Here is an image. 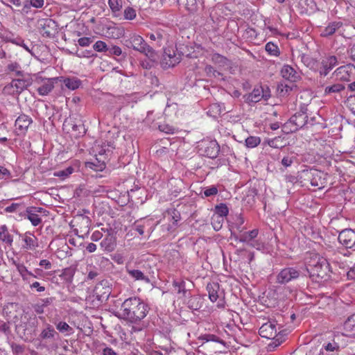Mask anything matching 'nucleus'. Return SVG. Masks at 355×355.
Instances as JSON below:
<instances>
[{"instance_id":"nucleus-1","label":"nucleus","mask_w":355,"mask_h":355,"mask_svg":"<svg viewBox=\"0 0 355 355\" xmlns=\"http://www.w3.org/2000/svg\"><path fill=\"white\" fill-rule=\"evenodd\" d=\"M121 311L123 318L131 322H137L146 316L148 309L139 298L133 297L122 303Z\"/></svg>"},{"instance_id":"nucleus-2","label":"nucleus","mask_w":355,"mask_h":355,"mask_svg":"<svg viewBox=\"0 0 355 355\" xmlns=\"http://www.w3.org/2000/svg\"><path fill=\"white\" fill-rule=\"evenodd\" d=\"M114 148V144L108 141L106 144H101L97 142L94 146V151L98 153V155H95L94 159H90V169L94 171H102L105 168V160L109 154L112 152Z\"/></svg>"},{"instance_id":"nucleus-3","label":"nucleus","mask_w":355,"mask_h":355,"mask_svg":"<svg viewBox=\"0 0 355 355\" xmlns=\"http://www.w3.org/2000/svg\"><path fill=\"white\" fill-rule=\"evenodd\" d=\"M310 275L320 279L326 280L330 277V265L327 259L319 254H314L309 263Z\"/></svg>"},{"instance_id":"nucleus-4","label":"nucleus","mask_w":355,"mask_h":355,"mask_svg":"<svg viewBox=\"0 0 355 355\" xmlns=\"http://www.w3.org/2000/svg\"><path fill=\"white\" fill-rule=\"evenodd\" d=\"M124 44L128 48H132L134 50L144 53L150 60L157 61V56L152 47L147 44L145 40L139 35L130 34L124 40Z\"/></svg>"},{"instance_id":"nucleus-5","label":"nucleus","mask_w":355,"mask_h":355,"mask_svg":"<svg viewBox=\"0 0 355 355\" xmlns=\"http://www.w3.org/2000/svg\"><path fill=\"white\" fill-rule=\"evenodd\" d=\"M281 327L275 321H268L259 328V335L268 339H272L275 346L279 345L283 342L284 334L280 330Z\"/></svg>"},{"instance_id":"nucleus-6","label":"nucleus","mask_w":355,"mask_h":355,"mask_svg":"<svg viewBox=\"0 0 355 355\" xmlns=\"http://www.w3.org/2000/svg\"><path fill=\"white\" fill-rule=\"evenodd\" d=\"M34 81L40 86L37 88V92L40 96L48 95L54 88L55 84L58 81H61L62 77H56L52 78H44L40 73H37L35 76Z\"/></svg>"},{"instance_id":"nucleus-7","label":"nucleus","mask_w":355,"mask_h":355,"mask_svg":"<svg viewBox=\"0 0 355 355\" xmlns=\"http://www.w3.org/2000/svg\"><path fill=\"white\" fill-rule=\"evenodd\" d=\"M110 293V287L107 286V282L101 281L98 283L93 289L92 304L94 306H98L101 302L106 300Z\"/></svg>"},{"instance_id":"nucleus-8","label":"nucleus","mask_w":355,"mask_h":355,"mask_svg":"<svg viewBox=\"0 0 355 355\" xmlns=\"http://www.w3.org/2000/svg\"><path fill=\"white\" fill-rule=\"evenodd\" d=\"M308 116L305 112H297L291 117L289 121L284 125L288 132H294L304 127L307 122Z\"/></svg>"},{"instance_id":"nucleus-9","label":"nucleus","mask_w":355,"mask_h":355,"mask_svg":"<svg viewBox=\"0 0 355 355\" xmlns=\"http://www.w3.org/2000/svg\"><path fill=\"white\" fill-rule=\"evenodd\" d=\"M181 55L176 53L173 49H165L161 60L163 69L173 67L180 62Z\"/></svg>"},{"instance_id":"nucleus-10","label":"nucleus","mask_w":355,"mask_h":355,"mask_svg":"<svg viewBox=\"0 0 355 355\" xmlns=\"http://www.w3.org/2000/svg\"><path fill=\"white\" fill-rule=\"evenodd\" d=\"M305 175L313 187L322 189L326 184L325 174L320 171L311 169L306 172Z\"/></svg>"},{"instance_id":"nucleus-11","label":"nucleus","mask_w":355,"mask_h":355,"mask_svg":"<svg viewBox=\"0 0 355 355\" xmlns=\"http://www.w3.org/2000/svg\"><path fill=\"white\" fill-rule=\"evenodd\" d=\"M270 97L268 92H264L261 86H257L254 88L251 93L243 96V99L245 103H257L262 98L267 100Z\"/></svg>"},{"instance_id":"nucleus-12","label":"nucleus","mask_w":355,"mask_h":355,"mask_svg":"<svg viewBox=\"0 0 355 355\" xmlns=\"http://www.w3.org/2000/svg\"><path fill=\"white\" fill-rule=\"evenodd\" d=\"M300 271L294 268L282 269L277 276V282L281 284H286L300 276Z\"/></svg>"},{"instance_id":"nucleus-13","label":"nucleus","mask_w":355,"mask_h":355,"mask_svg":"<svg viewBox=\"0 0 355 355\" xmlns=\"http://www.w3.org/2000/svg\"><path fill=\"white\" fill-rule=\"evenodd\" d=\"M339 242L347 248H351L355 245V232L352 229H345L338 235Z\"/></svg>"},{"instance_id":"nucleus-14","label":"nucleus","mask_w":355,"mask_h":355,"mask_svg":"<svg viewBox=\"0 0 355 355\" xmlns=\"http://www.w3.org/2000/svg\"><path fill=\"white\" fill-rule=\"evenodd\" d=\"M338 63V59L335 55H328L323 58L319 69L320 74L324 76H327Z\"/></svg>"},{"instance_id":"nucleus-15","label":"nucleus","mask_w":355,"mask_h":355,"mask_svg":"<svg viewBox=\"0 0 355 355\" xmlns=\"http://www.w3.org/2000/svg\"><path fill=\"white\" fill-rule=\"evenodd\" d=\"M31 85V81L29 79H14L11 81L10 85H7L5 88L6 89H12V92L19 94Z\"/></svg>"},{"instance_id":"nucleus-16","label":"nucleus","mask_w":355,"mask_h":355,"mask_svg":"<svg viewBox=\"0 0 355 355\" xmlns=\"http://www.w3.org/2000/svg\"><path fill=\"white\" fill-rule=\"evenodd\" d=\"M31 123V118L27 115L21 114L18 116L15 123V130L18 132V135L25 133Z\"/></svg>"},{"instance_id":"nucleus-17","label":"nucleus","mask_w":355,"mask_h":355,"mask_svg":"<svg viewBox=\"0 0 355 355\" xmlns=\"http://www.w3.org/2000/svg\"><path fill=\"white\" fill-rule=\"evenodd\" d=\"M24 242L23 248L26 250H35L38 247L37 238L31 232H26L22 236Z\"/></svg>"},{"instance_id":"nucleus-18","label":"nucleus","mask_w":355,"mask_h":355,"mask_svg":"<svg viewBox=\"0 0 355 355\" xmlns=\"http://www.w3.org/2000/svg\"><path fill=\"white\" fill-rule=\"evenodd\" d=\"M205 144L204 153L205 155L214 159L216 158L219 153L220 147L216 141L211 140L206 141Z\"/></svg>"},{"instance_id":"nucleus-19","label":"nucleus","mask_w":355,"mask_h":355,"mask_svg":"<svg viewBox=\"0 0 355 355\" xmlns=\"http://www.w3.org/2000/svg\"><path fill=\"white\" fill-rule=\"evenodd\" d=\"M42 208L30 207L26 209V218L31 221L33 226H37L42 223V218L37 214L41 212Z\"/></svg>"},{"instance_id":"nucleus-20","label":"nucleus","mask_w":355,"mask_h":355,"mask_svg":"<svg viewBox=\"0 0 355 355\" xmlns=\"http://www.w3.org/2000/svg\"><path fill=\"white\" fill-rule=\"evenodd\" d=\"M101 230L107 234L105 238L101 241V245L105 250L111 252L114 249L115 238L113 236H111L107 230H105L103 228H101Z\"/></svg>"},{"instance_id":"nucleus-21","label":"nucleus","mask_w":355,"mask_h":355,"mask_svg":"<svg viewBox=\"0 0 355 355\" xmlns=\"http://www.w3.org/2000/svg\"><path fill=\"white\" fill-rule=\"evenodd\" d=\"M281 74L284 78L291 81H295L297 78V72L289 65H284L282 67Z\"/></svg>"},{"instance_id":"nucleus-22","label":"nucleus","mask_w":355,"mask_h":355,"mask_svg":"<svg viewBox=\"0 0 355 355\" xmlns=\"http://www.w3.org/2000/svg\"><path fill=\"white\" fill-rule=\"evenodd\" d=\"M349 69L350 67L348 65L341 66L336 69L334 71V74L336 78L340 80L349 81L350 77V74L349 73Z\"/></svg>"},{"instance_id":"nucleus-23","label":"nucleus","mask_w":355,"mask_h":355,"mask_svg":"<svg viewBox=\"0 0 355 355\" xmlns=\"http://www.w3.org/2000/svg\"><path fill=\"white\" fill-rule=\"evenodd\" d=\"M342 26V23L339 21H334L330 23L321 32V36L329 37L332 35Z\"/></svg>"},{"instance_id":"nucleus-24","label":"nucleus","mask_w":355,"mask_h":355,"mask_svg":"<svg viewBox=\"0 0 355 355\" xmlns=\"http://www.w3.org/2000/svg\"><path fill=\"white\" fill-rule=\"evenodd\" d=\"M207 290L209 293V297L213 302H216L218 298V292L219 290V285L217 283H210L207 286Z\"/></svg>"},{"instance_id":"nucleus-25","label":"nucleus","mask_w":355,"mask_h":355,"mask_svg":"<svg viewBox=\"0 0 355 355\" xmlns=\"http://www.w3.org/2000/svg\"><path fill=\"white\" fill-rule=\"evenodd\" d=\"M0 240L9 245H12V236L9 233L6 225L0 226Z\"/></svg>"},{"instance_id":"nucleus-26","label":"nucleus","mask_w":355,"mask_h":355,"mask_svg":"<svg viewBox=\"0 0 355 355\" xmlns=\"http://www.w3.org/2000/svg\"><path fill=\"white\" fill-rule=\"evenodd\" d=\"M60 82H63L67 88L71 90L76 89L80 85V81L77 78H63Z\"/></svg>"},{"instance_id":"nucleus-27","label":"nucleus","mask_w":355,"mask_h":355,"mask_svg":"<svg viewBox=\"0 0 355 355\" xmlns=\"http://www.w3.org/2000/svg\"><path fill=\"white\" fill-rule=\"evenodd\" d=\"M259 230L257 229L252 230V231L244 232L239 236V241L243 243H250L258 235Z\"/></svg>"},{"instance_id":"nucleus-28","label":"nucleus","mask_w":355,"mask_h":355,"mask_svg":"<svg viewBox=\"0 0 355 355\" xmlns=\"http://www.w3.org/2000/svg\"><path fill=\"white\" fill-rule=\"evenodd\" d=\"M344 85L340 83L334 84L332 85L327 86L324 89L325 95H331L332 94L340 93L345 89Z\"/></svg>"},{"instance_id":"nucleus-29","label":"nucleus","mask_w":355,"mask_h":355,"mask_svg":"<svg viewBox=\"0 0 355 355\" xmlns=\"http://www.w3.org/2000/svg\"><path fill=\"white\" fill-rule=\"evenodd\" d=\"M180 6H183L188 11L193 12L197 10L196 0H177Z\"/></svg>"},{"instance_id":"nucleus-30","label":"nucleus","mask_w":355,"mask_h":355,"mask_svg":"<svg viewBox=\"0 0 355 355\" xmlns=\"http://www.w3.org/2000/svg\"><path fill=\"white\" fill-rule=\"evenodd\" d=\"M338 337H335L331 342L328 343L323 345V348L326 352H334L340 351V345L337 342Z\"/></svg>"},{"instance_id":"nucleus-31","label":"nucleus","mask_w":355,"mask_h":355,"mask_svg":"<svg viewBox=\"0 0 355 355\" xmlns=\"http://www.w3.org/2000/svg\"><path fill=\"white\" fill-rule=\"evenodd\" d=\"M0 37L6 42H10L17 45H21V39L19 37H15L14 35L12 33H1Z\"/></svg>"},{"instance_id":"nucleus-32","label":"nucleus","mask_w":355,"mask_h":355,"mask_svg":"<svg viewBox=\"0 0 355 355\" xmlns=\"http://www.w3.org/2000/svg\"><path fill=\"white\" fill-rule=\"evenodd\" d=\"M327 252L328 253L329 256H334L335 257L334 260L335 261H338V259H340V255H347L346 253H344L343 251H344V249H337L335 250L331 245H328V247L326 248Z\"/></svg>"},{"instance_id":"nucleus-33","label":"nucleus","mask_w":355,"mask_h":355,"mask_svg":"<svg viewBox=\"0 0 355 355\" xmlns=\"http://www.w3.org/2000/svg\"><path fill=\"white\" fill-rule=\"evenodd\" d=\"M97 315H96V319L93 320L92 321L90 320V325L92 326V329L96 328L97 330H98L100 328L103 327V323H102V314L103 313V311L102 309H98L96 311Z\"/></svg>"},{"instance_id":"nucleus-34","label":"nucleus","mask_w":355,"mask_h":355,"mask_svg":"<svg viewBox=\"0 0 355 355\" xmlns=\"http://www.w3.org/2000/svg\"><path fill=\"white\" fill-rule=\"evenodd\" d=\"M270 147L279 148L285 146L284 139L282 137H276L273 139H268L266 141Z\"/></svg>"},{"instance_id":"nucleus-35","label":"nucleus","mask_w":355,"mask_h":355,"mask_svg":"<svg viewBox=\"0 0 355 355\" xmlns=\"http://www.w3.org/2000/svg\"><path fill=\"white\" fill-rule=\"evenodd\" d=\"M56 331L53 327L49 324H47L46 328L41 332L40 336L42 339L52 338L54 337Z\"/></svg>"},{"instance_id":"nucleus-36","label":"nucleus","mask_w":355,"mask_h":355,"mask_svg":"<svg viewBox=\"0 0 355 355\" xmlns=\"http://www.w3.org/2000/svg\"><path fill=\"white\" fill-rule=\"evenodd\" d=\"M73 171V168L69 166L65 169L55 171L53 175L55 177L60 178L61 180H64L67 178L71 174H72Z\"/></svg>"},{"instance_id":"nucleus-37","label":"nucleus","mask_w":355,"mask_h":355,"mask_svg":"<svg viewBox=\"0 0 355 355\" xmlns=\"http://www.w3.org/2000/svg\"><path fill=\"white\" fill-rule=\"evenodd\" d=\"M128 273L135 280H142L146 282H149V279L139 270H128Z\"/></svg>"},{"instance_id":"nucleus-38","label":"nucleus","mask_w":355,"mask_h":355,"mask_svg":"<svg viewBox=\"0 0 355 355\" xmlns=\"http://www.w3.org/2000/svg\"><path fill=\"white\" fill-rule=\"evenodd\" d=\"M211 60L214 63L217 64L221 67H224L228 64V60L225 57L218 53H214L211 55Z\"/></svg>"},{"instance_id":"nucleus-39","label":"nucleus","mask_w":355,"mask_h":355,"mask_svg":"<svg viewBox=\"0 0 355 355\" xmlns=\"http://www.w3.org/2000/svg\"><path fill=\"white\" fill-rule=\"evenodd\" d=\"M44 4V0H26L24 2V8H29L31 6L35 8H42Z\"/></svg>"},{"instance_id":"nucleus-40","label":"nucleus","mask_w":355,"mask_h":355,"mask_svg":"<svg viewBox=\"0 0 355 355\" xmlns=\"http://www.w3.org/2000/svg\"><path fill=\"white\" fill-rule=\"evenodd\" d=\"M56 329L61 333H67L70 334L73 331V329L65 322H59L55 324Z\"/></svg>"},{"instance_id":"nucleus-41","label":"nucleus","mask_w":355,"mask_h":355,"mask_svg":"<svg viewBox=\"0 0 355 355\" xmlns=\"http://www.w3.org/2000/svg\"><path fill=\"white\" fill-rule=\"evenodd\" d=\"M173 286L175 287V291L178 294H181L182 296H186L187 291L185 288V282L184 281H174Z\"/></svg>"},{"instance_id":"nucleus-42","label":"nucleus","mask_w":355,"mask_h":355,"mask_svg":"<svg viewBox=\"0 0 355 355\" xmlns=\"http://www.w3.org/2000/svg\"><path fill=\"white\" fill-rule=\"evenodd\" d=\"M215 211L217 214L216 216H220L223 218L224 216H226L229 212L228 208L225 204H220L219 205H217L215 208Z\"/></svg>"},{"instance_id":"nucleus-43","label":"nucleus","mask_w":355,"mask_h":355,"mask_svg":"<svg viewBox=\"0 0 355 355\" xmlns=\"http://www.w3.org/2000/svg\"><path fill=\"white\" fill-rule=\"evenodd\" d=\"M17 270L21 275V277L24 276L25 275H29L31 277H36V275H35L33 273H32L31 271L28 270L27 268L23 264V263H15Z\"/></svg>"},{"instance_id":"nucleus-44","label":"nucleus","mask_w":355,"mask_h":355,"mask_svg":"<svg viewBox=\"0 0 355 355\" xmlns=\"http://www.w3.org/2000/svg\"><path fill=\"white\" fill-rule=\"evenodd\" d=\"M261 142V139L258 137L250 136L245 139V145L248 148H254Z\"/></svg>"},{"instance_id":"nucleus-45","label":"nucleus","mask_w":355,"mask_h":355,"mask_svg":"<svg viewBox=\"0 0 355 355\" xmlns=\"http://www.w3.org/2000/svg\"><path fill=\"white\" fill-rule=\"evenodd\" d=\"M50 303L49 299L46 298L42 300V303H37L33 305V309L37 314L44 313V309Z\"/></svg>"},{"instance_id":"nucleus-46","label":"nucleus","mask_w":355,"mask_h":355,"mask_svg":"<svg viewBox=\"0 0 355 355\" xmlns=\"http://www.w3.org/2000/svg\"><path fill=\"white\" fill-rule=\"evenodd\" d=\"M266 51L272 55H277L279 53V49L277 46L272 42H268L265 46Z\"/></svg>"},{"instance_id":"nucleus-47","label":"nucleus","mask_w":355,"mask_h":355,"mask_svg":"<svg viewBox=\"0 0 355 355\" xmlns=\"http://www.w3.org/2000/svg\"><path fill=\"white\" fill-rule=\"evenodd\" d=\"M149 38L150 40L156 41L157 42L158 46L162 45V42L164 40V35L160 31H157L154 33H150Z\"/></svg>"},{"instance_id":"nucleus-48","label":"nucleus","mask_w":355,"mask_h":355,"mask_svg":"<svg viewBox=\"0 0 355 355\" xmlns=\"http://www.w3.org/2000/svg\"><path fill=\"white\" fill-rule=\"evenodd\" d=\"M136 17V10L131 7L124 10V18L127 20H132Z\"/></svg>"},{"instance_id":"nucleus-49","label":"nucleus","mask_w":355,"mask_h":355,"mask_svg":"<svg viewBox=\"0 0 355 355\" xmlns=\"http://www.w3.org/2000/svg\"><path fill=\"white\" fill-rule=\"evenodd\" d=\"M223 221V218L220 216H214L212 218V226L215 230H219L222 227V223Z\"/></svg>"},{"instance_id":"nucleus-50","label":"nucleus","mask_w":355,"mask_h":355,"mask_svg":"<svg viewBox=\"0 0 355 355\" xmlns=\"http://www.w3.org/2000/svg\"><path fill=\"white\" fill-rule=\"evenodd\" d=\"M108 3L113 12H117L121 8V0H109Z\"/></svg>"},{"instance_id":"nucleus-51","label":"nucleus","mask_w":355,"mask_h":355,"mask_svg":"<svg viewBox=\"0 0 355 355\" xmlns=\"http://www.w3.org/2000/svg\"><path fill=\"white\" fill-rule=\"evenodd\" d=\"M93 48L95 51L98 52L107 51V47L106 44L103 41H97L93 46Z\"/></svg>"},{"instance_id":"nucleus-52","label":"nucleus","mask_w":355,"mask_h":355,"mask_svg":"<svg viewBox=\"0 0 355 355\" xmlns=\"http://www.w3.org/2000/svg\"><path fill=\"white\" fill-rule=\"evenodd\" d=\"M111 31V36L113 37H120L123 35V30L117 27H111L107 28Z\"/></svg>"},{"instance_id":"nucleus-53","label":"nucleus","mask_w":355,"mask_h":355,"mask_svg":"<svg viewBox=\"0 0 355 355\" xmlns=\"http://www.w3.org/2000/svg\"><path fill=\"white\" fill-rule=\"evenodd\" d=\"M11 178V173L6 168L0 166V179H8Z\"/></svg>"},{"instance_id":"nucleus-54","label":"nucleus","mask_w":355,"mask_h":355,"mask_svg":"<svg viewBox=\"0 0 355 355\" xmlns=\"http://www.w3.org/2000/svg\"><path fill=\"white\" fill-rule=\"evenodd\" d=\"M217 193H218V189L215 186H212L209 188H207L204 191V195L206 197L215 196L217 194Z\"/></svg>"},{"instance_id":"nucleus-55","label":"nucleus","mask_w":355,"mask_h":355,"mask_svg":"<svg viewBox=\"0 0 355 355\" xmlns=\"http://www.w3.org/2000/svg\"><path fill=\"white\" fill-rule=\"evenodd\" d=\"M107 51L109 54L114 55H120L122 53L121 49L118 46H112L110 48L107 49Z\"/></svg>"},{"instance_id":"nucleus-56","label":"nucleus","mask_w":355,"mask_h":355,"mask_svg":"<svg viewBox=\"0 0 355 355\" xmlns=\"http://www.w3.org/2000/svg\"><path fill=\"white\" fill-rule=\"evenodd\" d=\"M294 160H295V157L286 156V157H284L282 159V164L285 167H288V166H291V164L293 163Z\"/></svg>"},{"instance_id":"nucleus-57","label":"nucleus","mask_w":355,"mask_h":355,"mask_svg":"<svg viewBox=\"0 0 355 355\" xmlns=\"http://www.w3.org/2000/svg\"><path fill=\"white\" fill-rule=\"evenodd\" d=\"M84 47H78L76 51V54L78 57L87 58L89 55V51L87 50H84Z\"/></svg>"},{"instance_id":"nucleus-58","label":"nucleus","mask_w":355,"mask_h":355,"mask_svg":"<svg viewBox=\"0 0 355 355\" xmlns=\"http://www.w3.org/2000/svg\"><path fill=\"white\" fill-rule=\"evenodd\" d=\"M205 71L209 77H212V75H214V73H216V70H215L211 65L206 66Z\"/></svg>"},{"instance_id":"nucleus-59","label":"nucleus","mask_w":355,"mask_h":355,"mask_svg":"<svg viewBox=\"0 0 355 355\" xmlns=\"http://www.w3.org/2000/svg\"><path fill=\"white\" fill-rule=\"evenodd\" d=\"M103 355H117V354L111 348L104 347V345L101 344Z\"/></svg>"},{"instance_id":"nucleus-60","label":"nucleus","mask_w":355,"mask_h":355,"mask_svg":"<svg viewBox=\"0 0 355 355\" xmlns=\"http://www.w3.org/2000/svg\"><path fill=\"white\" fill-rule=\"evenodd\" d=\"M102 231L103 230H101V231H99V230L94 231V232L92 233V240L98 241L100 239H101L103 237V234Z\"/></svg>"},{"instance_id":"nucleus-61","label":"nucleus","mask_w":355,"mask_h":355,"mask_svg":"<svg viewBox=\"0 0 355 355\" xmlns=\"http://www.w3.org/2000/svg\"><path fill=\"white\" fill-rule=\"evenodd\" d=\"M39 265L42 267H44L46 270H49L51 268V263L46 260V259H42L40 261Z\"/></svg>"},{"instance_id":"nucleus-62","label":"nucleus","mask_w":355,"mask_h":355,"mask_svg":"<svg viewBox=\"0 0 355 355\" xmlns=\"http://www.w3.org/2000/svg\"><path fill=\"white\" fill-rule=\"evenodd\" d=\"M78 42L80 47L87 46L89 45V37H85L80 38Z\"/></svg>"},{"instance_id":"nucleus-63","label":"nucleus","mask_w":355,"mask_h":355,"mask_svg":"<svg viewBox=\"0 0 355 355\" xmlns=\"http://www.w3.org/2000/svg\"><path fill=\"white\" fill-rule=\"evenodd\" d=\"M31 288H36L38 292H43L45 291V287L40 286L38 282H35L31 285Z\"/></svg>"},{"instance_id":"nucleus-64","label":"nucleus","mask_w":355,"mask_h":355,"mask_svg":"<svg viewBox=\"0 0 355 355\" xmlns=\"http://www.w3.org/2000/svg\"><path fill=\"white\" fill-rule=\"evenodd\" d=\"M18 207V204L12 203L11 205L6 207L5 211L8 213H12L16 211Z\"/></svg>"}]
</instances>
